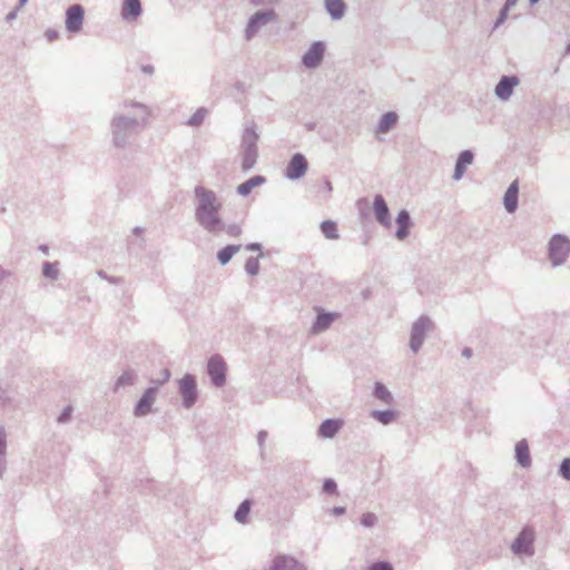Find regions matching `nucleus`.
<instances>
[{
	"label": "nucleus",
	"mask_w": 570,
	"mask_h": 570,
	"mask_svg": "<svg viewBox=\"0 0 570 570\" xmlns=\"http://www.w3.org/2000/svg\"><path fill=\"white\" fill-rule=\"evenodd\" d=\"M519 83L518 76H502L498 83L495 85L494 94L495 96L502 100H509L513 95V89Z\"/></svg>",
	"instance_id": "obj_13"
},
{
	"label": "nucleus",
	"mask_w": 570,
	"mask_h": 570,
	"mask_svg": "<svg viewBox=\"0 0 570 570\" xmlns=\"http://www.w3.org/2000/svg\"><path fill=\"white\" fill-rule=\"evenodd\" d=\"M325 493H335L337 491V483L333 479H326L323 483Z\"/></svg>",
	"instance_id": "obj_44"
},
{
	"label": "nucleus",
	"mask_w": 570,
	"mask_h": 570,
	"mask_svg": "<svg viewBox=\"0 0 570 570\" xmlns=\"http://www.w3.org/2000/svg\"><path fill=\"white\" fill-rule=\"evenodd\" d=\"M45 37H47L48 41H53V40L58 39L59 32L57 30H53V29H47L45 31Z\"/></svg>",
	"instance_id": "obj_50"
},
{
	"label": "nucleus",
	"mask_w": 570,
	"mask_h": 570,
	"mask_svg": "<svg viewBox=\"0 0 570 570\" xmlns=\"http://www.w3.org/2000/svg\"><path fill=\"white\" fill-rule=\"evenodd\" d=\"M377 522V517L373 512H366L361 517L362 525L372 528Z\"/></svg>",
	"instance_id": "obj_41"
},
{
	"label": "nucleus",
	"mask_w": 570,
	"mask_h": 570,
	"mask_svg": "<svg viewBox=\"0 0 570 570\" xmlns=\"http://www.w3.org/2000/svg\"><path fill=\"white\" fill-rule=\"evenodd\" d=\"M39 249H40L42 253H45V254H47V255H48L49 248H48V246H47V245H41V246L39 247Z\"/></svg>",
	"instance_id": "obj_60"
},
{
	"label": "nucleus",
	"mask_w": 570,
	"mask_h": 570,
	"mask_svg": "<svg viewBox=\"0 0 570 570\" xmlns=\"http://www.w3.org/2000/svg\"><path fill=\"white\" fill-rule=\"evenodd\" d=\"M141 70L146 73H153L154 72V67L150 66V65H146V66H142Z\"/></svg>",
	"instance_id": "obj_57"
},
{
	"label": "nucleus",
	"mask_w": 570,
	"mask_h": 570,
	"mask_svg": "<svg viewBox=\"0 0 570 570\" xmlns=\"http://www.w3.org/2000/svg\"><path fill=\"white\" fill-rule=\"evenodd\" d=\"M223 206V200L215 190L203 185L194 187V219L210 235H219L224 227Z\"/></svg>",
	"instance_id": "obj_2"
},
{
	"label": "nucleus",
	"mask_w": 570,
	"mask_h": 570,
	"mask_svg": "<svg viewBox=\"0 0 570 570\" xmlns=\"http://www.w3.org/2000/svg\"><path fill=\"white\" fill-rule=\"evenodd\" d=\"M73 413L72 405H67L61 413L57 416V423L58 424H67L70 422L71 416Z\"/></svg>",
	"instance_id": "obj_39"
},
{
	"label": "nucleus",
	"mask_w": 570,
	"mask_h": 570,
	"mask_svg": "<svg viewBox=\"0 0 570 570\" xmlns=\"http://www.w3.org/2000/svg\"><path fill=\"white\" fill-rule=\"evenodd\" d=\"M10 403V394L8 390L0 385V406H7Z\"/></svg>",
	"instance_id": "obj_46"
},
{
	"label": "nucleus",
	"mask_w": 570,
	"mask_h": 570,
	"mask_svg": "<svg viewBox=\"0 0 570 570\" xmlns=\"http://www.w3.org/2000/svg\"><path fill=\"white\" fill-rule=\"evenodd\" d=\"M267 570H306V568L292 556L277 554L272 559Z\"/></svg>",
	"instance_id": "obj_14"
},
{
	"label": "nucleus",
	"mask_w": 570,
	"mask_h": 570,
	"mask_svg": "<svg viewBox=\"0 0 570 570\" xmlns=\"http://www.w3.org/2000/svg\"><path fill=\"white\" fill-rule=\"evenodd\" d=\"M266 438H267L266 431H261L257 435V442H258V446H259L261 458H264Z\"/></svg>",
	"instance_id": "obj_45"
},
{
	"label": "nucleus",
	"mask_w": 570,
	"mask_h": 570,
	"mask_svg": "<svg viewBox=\"0 0 570 570\" xmlns=\"http://www.w3.org/2000/svg\"><path fill=\"white\" fill-rule=\"evenodd\" d=\"M472 355H473V352H472V350H471V348H468V347H466V348H464V350L462 351V356H463V357L470 358Z\"/></svg>",
	"instance_id": "obj_55"
},
{
	"label": "nucleus",
	"mask_w": 570,
	"mask_h": 570,
	"mask_svg": "<svg viewBox=\"0 0 570 570\" xmlns=\"http://www.w3.org/2000/svg\"><path fill=\"white\" fill-rule=\"evenodd\" d=\"M396 223H397L399 227L395 232V237L399 240L406 239V237L409 235V229L411 226V217L406 209H403L399 213V215L396 217Z\"/></svg>",
	"instance_id": "obj_24"
},
{
	"label": "nucleus",
	"mask_w": 570,
	"mask_h": 570,
	"mask_svg": "<svg viewBox=\"0 0 570 570\" xmlns=\"http://www.w3.org/2000/svg\"><path fill=\"white\" fill-rule=\"evenodd\" d=\"M242 169L248 171L255 167L258 159V148L240 149Z\"/></svg>",
	"instance_id": "obj_30"
},
{
	"label": "nucleus",
	"mask_w": 570,
	"mask_h": 570,
	"mask_svg": "<svg viewBox=\"0 0 570 570\" xmlns=\"http://www.w3.org/2000/svg\"><path fill=\"white\" fill-rule=\"evenodd\" d=\"M435 330L434 322L426 315L420 316L410 330L409 348L413 354L420 352L426 336Z\"/></svg>",
	"instance_id": "obj_4"
},
{
	"label": "nucleus",
	"mask_w": 570,
	"mask_h": 570,
	"mask_svg": "<svg viewBox=\"0 0 570 570\" xmlns=\"http://www.w3.org/2000/svg\"><path fill=\"white\" fill-rule=\"evenodd\" d=\"M373 213L375 216V219L383 226L390 227L391 222V214L390 209L387 207L386 202L382 197L381 194H376L373 199Z\"/></svg>",
	"instance_id": "obj_15"
},
{
	"label": "nucleus",
	"mask_w": 570,
	"mask_h": 570,
	"mask_svg": "<svg viewBox=\"0 0 570 570\" xmlns=\"http://www.w3.org/2000/svg\"><path fill=\"white\" fill-rule=\"evenodd\" d=\"M222 232H225L229 237H238V235H242V227L237 223H224V227L220 228V233Z\"/></svg>",
	"instance_id": "obj_38"
},
{
	"label": "nucleus",
	"mask_w": 570,
	"mask_h": 570,
	"mask_svg": "<svg viewBox=\"0 0 570 570\" xmlns=\"http://www.w3.org/2000/svg\"><path fill=\"white\" fill-rule=\"evenodd\" d=\"M138 382V374L132 368H126L121 372L120 376L115 382L114 392L131 387Z\"/></svg>",
	"instance_id": "obj_21"
},
{
	"label": "nucleus",
	"mask_w": 570,
	"mask_h": 570,
	"mask_svg": "<svg viewBox=\"0 0 570 570\" xmlns=\"http://www.w3.org/2000/svg\"><path fill=\"white\" fill-rule=\"evenodd\" d=\"M566 55H570V42L566 46Z\"/></svg>",
	"instance_id": "obj_62"
},
{
	"label": "nucleus",
	"mask_w": 570,
	"mask_h": 570,
	"mask_svg": "<svg viewBox=\"0 0 570 570\" xmlns=\"http://www.w3.org/2000/svg\"><path fill=\"white\" fill-rule=\"evenodd\" d=\"M207 115V109L204 107L198 108L193 116L187 120L189 127H199Z\"/></svg>",
	"instance_id": "obj_36"
},
{
	"label": "nucleus",
	"mask_w": 570,
	"mask_h": 570,
	"mask_svg": "<svg viewBox=\"0 0 570 570\" xmlns=\"http://www.w3.org/2000/svg\"><path fill=\"white\" fill-rule=\"evenodd\" d=\"M338 316L340 315L337 313H320L312 325V332L314 334L325 332L332 326V324L338 318Z\"/></svg>",
	"instance_id": "obj_19"
},
{
	"label": "nucleus",
	"mask_w": 570,
	"mask_h": 570,
	"mask_svg": "<svg viewBox=\"0 0 570 570\" xmlns=\"http://www.w3.org/2000/svg\"><path fill=\"white\" fill-rule=\"evenodd\" d=\"M27 1H28V0H18L17 9L22 8V7L27 3Z\"/></svg>",
	"instance_id": "obj_61"
},
{
	"label": "nucleus",
	"mask_w": 570,
	"mask_h": 570,
	"mask_svg": "<svg viewBox=\"0 0 570 570\" xmlns=\"http://www.w3.org/2000/svg\"><path fill=\"white\" fill-rule=\"evenodd\" d=\"M514 458L517 459L518 465L523 469H528L531 466V456L529 444L525 439L518 441L514 444Z\"/></svg>",
	"instance_id": "obj_18"
},
{
	"label": "nucleus",
	"mask_w": 570,
	"mask_h": 570,
	"mask_svg": "<svg viewBox=\"0 0 570 570\" xmlns=\"http://www.w3.org/2000/svg\"><path fill=\"white\" fill-rule=\"evenodd\" d=\"M399 116L395 111L384 112L377 122L376 131L385 134L397 124Z\"/></svg>",
	"instance_id": "obj_26"
},
{
	"label": "nucleus",
	"mask_w": 570,
	"mask_h": 570,
	"mask_svg": "<svg viewBox=\"0 0 570 570\" xmlns=\"http://www.w3.org/2000/svg\"><path fill=\"white\" fill-rule=\"evenodd\" d=\"M265 180L266 179L264 176H261V175L253 176L249 179L245 180L244 183H242L237 186V193L242 197H247V195L250 194L253 188L264 185Z\"/></svg>",
	"instance_id": "obj_28"
},
{
	"label": "nucleus",
	"mask_w": 570,
	"mask_h": 570,
	"mask_svg": "<svg viewBox=\"0 0 570 570\" xmlns=\"http://www.w3.org/2000/svg\"><path fill=\"white\" fill-rule=\"evenodd\" d=\"M17 10H18V9L16 8V9H13L12 11H9V12H8V14H7V20H8V21H12L13 19H16V17H17Z\"/></svg>",
	"instance_id": "obj_54"
},
{
	"label": "nucleus",
	"mask_w": 570,
	"mask_h": 570,
	"mask_svg": "<svg viewBox=\"0 0 570 570\" xmlns=\"http://www.w3.org/2000/svg\"><path fill=\"white\" fill-rule=\"evenodd\" d=\"M558 473L564 480H570V459H564L559 465Z\"/></svg>",
	"instance_id": "obj_40"
},
{
	"label": "nucleus",
	"mask_w": 570,
	"mask_h": 570,
	"mask_svg": "<svg viewBox=\"0 0 570 570\" xmlns=\"http://www.w3.org/2000/svg\"><path fill=\"white\" fill-rule=\"evenodd\" d=\"M321 229L323 235L331 240H336L338 238L337 234V223L331 219L324 220L321 224Z\"/></svg>",
	"instance_id": "obj_34"
},
{
	"label": "nucleus",
	"mask_w": 570,
	"mask_h": 570,
	"mask_svg": "<svg viewBox=\"0 0 570 570\" xmlns=\"http://www.w3.org/2000/svg\"><path fill=\"white\" fill-rule=\"evenodd\" d=\"M157 400V387L147 389L134 407V415L141 417L153 412Z\"/></svg>",
	"instance_id": "obj_11"
},
{
	"label": "nucleus",
	"mask_w": 570,
	"mask_h": 570,
	"mask_svg": "<svg viewBox=\"0 0 570 570\" xmlns=\"http://www.w3.org/2000/svg\"><path fill=\"white\" fill-rule=\"evenodd\" d=\"M149 117L148 106L132 100L121 102L120 109L112 115L110 120L112 146L116 149L129 147L147 127Z\"/></svg>",
	"instance_id": "obj_1"
},
{
	"label": "nucleus",
	"mask_w": 570,
	"mask_h": 570,
	"mask_svg": "<svg viewBox=\"0 0 570 570\" xmlns=\"http://www.w3.org/2000/svg\"><path fill=\"white\" fill-rule=\"evenodd\" d=\"M10 272L9 269H6L4 267L0 266V282L9 278Z\"/></svg>",
	"instance_id": "obj_52"
},
{
	"label": "nucleus",
	"mask_w": 570,
	"mask_h": 570,
	"mask_svg": "<svg viewBox=\"0 0 570 570\" xmlns=\"http://www.w3.org/2000/svg\"><path fill=\"white\" fill-rule=\"evenodd\" d=\"M508 16H509V9L508 7H502L500 12H499V17L497 18L495 22H494V26L493 28L497 29L499 28L500 26H502L507 19H508Z\"/></svg>",
	"instance_id": "obj_43"
},
{
	"label": "nucleus",
	"mask_w": 570,
	"mask_h": 570,
	"mask_svg": "<svg viewBox=\"0 0 570 570\" xmlns=\"http://www.w3.org/2000/svg\"><path fill=\"white\" fill-rule=\"evenodd\" d=\"M279 0H249V3L253 7H265V6H272L274 3H277Z\"/></svg>",
	"instance_id": "obj_47"
},
{
	"label": "nucleus",
	"mask_w": 570,
	"mask_h": 570,
	"mask_svg": "<svg viewBox=\"0 0 570 570\" xmlns=\"http://www.w3.org/2000/svg\"><path fill=\"white\" fill-rule=\"evenodd\" d=\"M228 371V365L226 364L225 358L215 354L210 356L207 361V374L213 383V386L217 389H222L226 384V372Z\"/></svg>",
	"instance_id": "obj_7"
},
{
	"label": "nucleus",
	"mask_w": 570,
	"mask_h": 570,
	"mask_svg": "<svg viewBox=\"0 0 570 570\" xmlns=\"http://www.w3.org/2000/svg\"><path fill=\"white\" fill-rule=\"evenodd\" d=\"M342 424L337 419H326L318 428V435L332 439L341 429Z\"/></svg>",
	"instance_id": "obj_27"
},
{
	"label": "nucleus",
	"mask_w": 570,
	"mask_h": 570,
	"mask_svg": "<svg viewBox=\"0 0 570 570\" xmlns=\"http://www.w3.org/2000/svg\"><path fill=\"white\" fill-rule=\"evenodd\" d=\"M97 275H98L100 278H102V279H105V281H107V282H109V283H111V284H117V283L119 282V278H118V277L109 276V275H107L105 272H102V269H99V271L97 272Z\"/></svg>",
	"instance_id": "obj_48"
},
{
	"label": "nucleus",
	"mask_w": 570,
	"mask_h": 570,
	"mask_svg": "<svg viewBox=\"0 0 570 570\" xmlns=\"http://www.w3.org/2000/svg\"><path fill=\"white\" fill-rule=\"evenodd\" d=\"M473 161H474V154L472 150L465 149V150L461 151L456 158L452 178L456 181L462 179V177L464 176V174L466 171V167L472 165Z\"/></svg>",
	"instance_id": "obj_16"
},
{
	"label": "nucleus",
	"mask_w": 570,
	"mask_h": 570,
	"mask_svg": "<svg viewBox=\"0 0 570 570\" xmlns=\"http://www.w3.org/2000/svg\"><path fill=\"white\" fill-rule=\"evenodd\" d=\"M132 232H134V235H139L140 233H142V232H144V228H142V227H140V226H136V227L132 229Z\"/></svg>",
	"instance_id": "obj_59"
},
{
	"label": "nucleus",
	"mask_w": 570,
	"mask_h": 570,
	"mask_svg": "<svg viewBox=\"0 0 570 570\" xmlns=\"http://www.w3.org/2000/svg\"><path fill=\"white\" fill-rule=\"evenodd\" d=\"M535 538L534 527L529 524L522 527L511 544L512 553L517 557H533L535 554Z\"/></svg>",
	"instance_id": "obj_5"
},
{
	"label": "nucleus",
	"mask_w": 570,
	"mask_h": 570,
	"mask_svg": "<svg viewBox=\"0 0 570 570\" xmlns=\"http://www.w3.org/2000/svg\"><path fill=\"white\" fill-rule=\"evenodd\" d=\"M58 262H45L42 265V274L45 278L57 281L59 277Z\"/></svg>",
	"instance_id": "obj_35"
},
{
	"label": "nucleus",
	"mask_w": 570,
	"mask_h": 570,
	"mask_svg": "<svg viewBox=\"0 0 570 570\" xmlns=\"http://www.w3.org/2000/svg\"><path fill=\"white\" fill-rule=\"evenodd\" d=\"M142 12L140 0H124L120 16L124 20H137Z\"/></svg>",
	"instance_id": "obj_20"
},
{
	"label": "nucleus",
	"mask_w": 570,
	"mask_h": 570,
	"mask_svg": "<svg viewBox=\"0 0 570 570\" xmlns=\"http://www.w3.org/2000/svg\"><path fill=\"white\" fill-rule=\"evenodd\" d=\"M239 249L240 245H227L217 253V258L220 264L226 265Z\"/></svg>",
	"instance_id": "obj_33"
},
{
	"label": "nucleus",
	"mask_w": 570,
	"mask_h": 570,
	"mask_svg": "<svg viewBox=\"0 0 570 570\" xmlns=\"http://www.w3.org/2000/svg\"><path fill=\"white\" fill-rule=\"evenodd\" d=\"M86 11H83V6L80 3H75L70 6L66 11V29L71 33L80 32L83 27V16Z\"/></svg>",
	"instance_id": "obj_10"
},
{
	"label": "nucleus",
	"mask_w": 570,
	"mask_h": 570,
	"mask_svg": "<svg viewBox=\"0 0 570 570\" xmlns=\"http://www.w3.org/2000/svg\"><path fill=\"white\" fill-rule=\"evenodd\" d=\"M259 259L258 257L250 256L245 263V271L249 276H256L259 273Z\"/></svg>",
	"instance_id": "obj_37"
},
{
	"label": "nucleus",
	"mask_w": 570,
	"mask_h": 570,
	"mask_svg": "<svg viewBox=\"0 0 570 570\" xmlns=\"http://www.w3.org/2000/svg\"><path fill=\"white\" fill-rule=\"evenodd\" d=\"M307 170V160L302 153L293 155L286 167L285 176L288 179L296 180L302 178Z\"/></svg>",
	"instance_id": "obj_12"
},
{
	"label": "nucleus",
	"mask_w": 570,
	"mask_h": 570,
	"mask_svg": "<svg viewBox=\"0 0 570 570\" xmlns=\"http://www.w3.org/2000/svg\"><path fill=\"white\" fill-rule=\"evenodd\" d=\"M253 502L250 500H244L236 509L234 519L240 524H247L249 522V513L252 510Z\"/></svg>",
	"instance_id": "obj_31"
},
{
	"label": "nucleus",
	"mask_w": 570,
	"mask_h": 570,
	"mask_svg": "<svg viewBox=\"0 0 570 570\" xmlns=\"http://www.w3.org/2000/svg\"><path fill=\"white\" fill-rule=\"evenodd\" d=\"M368 570H394V568L391 562L385 561V560H380V561L373 562L370 566Z\"/></svg>",
	"instance_id": "obj_42"
},
{
	"label": "nucleus",
	"mask_w": 570,
	"mask_h": 570,
	"mask_svg": "<svg viewBox=\"0 0 570 570\" xmlns=\"http://www.w3.org/2000/svg\"><path fill=\"white\" fill-rule=\"evenodd\" d=\"M519 0H507L503 7H508L510 10L512 7H514L518 3Z\"/></svg>",
	"instance_id": "obj_56"
},
{
	"label": "nucleus",
	"mask_w": 570,
	"mask_h": 570,
	"mask_svg": "<svg viewBox=\"0 0 570 570\" xmlns=\"http://www.w3.org/2000/svg\"><path fill=\"white\" fill-rule=\"evenodd\" d=\"M518 180H514L511 183V185L508 187L504 196H503V204L508 213L513 214L518 209Z\"/></svg>",
	"instance_id": "obj_22"
},
{
	"label": "nucleus",
	"mask_w": 570,
	"mask_h": 570,
	"mask_svg": "<svg viewBox=\"0 0 570 570\" xmlns=\"http://www.w3.org/2000/svg\"><path fill=\"white\" fill-rule=\"evenodd\" d=\"M325 52L326 43L322 40H316L309 45V48L302 56L301 62L307 69H315L324 60Z\"/></svg>",
	"instance_id": "obj_8"
},
{
	"label": "nucleus",
	"mask_w": 570,
	"mask_h": 570,
	"mask_svg": "<svg viewBox=\"0 0 570 570\" xmlns=\"http://www.w3.org/2000/svg\"><path fill=\"white\" fill-rule=\"evenodd\" d=\"M370 416H372L376 422H379L382 425H390L393 422H395L397 417V412L392 409L373 410L372 413H370Z\"/></svg>",
	"instance_id": "obj_29"
},
{
	"label": "nucleus",
	"mask_w": 570,
	"mask_h": 570,
	"mask_svg": "<svg viewBox=\"0 0 570 570\" xmlns=\"http://www.w3.org/2000/svg\"><path fill=\"white\" fill-rule=\"evenodd\" d=\"M179 393L183 396V404L186 409H190L197 401L196 381L193 374H185L179 381Z\"/></svg>",
	"instance_id": "obj_9"
},
{
	"label": "nucleus",
	"mask_w": 570,
	"mask_h": 570,
	"mask_svg": "<svg viewBox=\"0 0 570 570\" xmlns=\"http://www.w3.org/2000/svg\"><path fill=\"white\" fill-rule=\"evenodd\" d=\"M169 377H170V372H169V370L165 368L161 372V379H159L158 381H154V384H157L158 386H160V384H165L166 382H168Z\"/></svg>",
	"instance_id": "obj_49"
},
{
	"label": "nucleus",
	"mask_w": 570,
	"mask_h": 570,
	"mask_svg": "<svg viewBox=\"0 0 570 570\" xmlns=\"http://www.w3.org/2000/svg\"><path fill=\"white\" fill-rule=\"evenodd\" d=\"M570 255V239L563 234H553L548 243V261L552 267L563 265Z\"/></svg>",
	"instance_id": "obj_6"
},
{
	"label": "nucleus",
	"mask_w": 570,
	"mask_h": 570,
	"mask_svg": "<svg viewBox=\"0 0 570 570\" xmlns=\"http://www.w3.org/2000/svg\"><path fill=\"white\" fill-rule=\"evenodd\" d=\"M325 188H326L327 193H331V191H332L333 186H332L331 180H328V179H327V180H325Z\"/></svg>",
	"instance_id": "obj_58"
},
{
	"label": "nucleus",
	"mask_w": 570,
	"mask_h": 570,
	"mask_svg": "<svg viewBox=\"0 0 570 570\" xmlns=\"http://www.w3.org/2000/svg\"><path fill=\"white\" fill-rule=\"evenodd\" d=\"M531 4L537 3L539 0H529Z\"/></svg>",
	"instance_id": "obj_63"
},
{
	"label": "nucleus",
	"mask_w": 570,
	"mask_h": 570,
	"mask_svg": "<svg viewBox=\"0 0 570 570\" xmlns=\"http://www.w3.org/2000/svg\"><path fill=\"white\" fill-rule=\"evenodd\" d=\"M332 513L334 515H342L345 513V508L343 507H334L333 510H332Z\"/></svg>",
	"instance_id": "obj_53"
},
{
	"label": "nucleus",
	"mask_w": 570,
	"mask_h": 570,
	"mask_svg": "<svg viewBox=\"0 0 570 570\" xmlns=\"http://www.w3.org/2000/svg\"><path fill=\"white\" fill-rule=\"evenodd\" d=\"M7 433L6 429L3 426H0V478L3 476L6 470H7V460H6V453H7Z\"/></svg>",
	"instance_id": "obj_32"
},
{
	"label": "nucleus",
	"mask_w": 570,
	"mask_h": 570,
	"mask_svg": "<svg viewBox=\"0 0 570 570\" xmlns=\"http://www.w3.org/2000/svg\"><path fill=\"white\" fill-rule=\"evenodd\" d=\"M246 249L250 252L262 250V245L259 243H250L246 245Z\"/></svg>",
	"instance_id": "obj_51"
},
{
	"label": "nucleus",
	"mask_w": 570,
	"mask_h": 570,
	"mask_svg": "<svg viewBox=\"0 0 570 570\" xmlns=\"http://www.w3.org/2000/svg\"><path fill=\"white\" fill-rule=\"evenodd\" d=\"M278 17L275 12V9L269 7L265 9H261L253 16L249 17L247 24L244 29V39L246 41L253 40L258 36L261 30L271 23H275Z\"/></svg>",
	"instance_id": "obj_3"
},
{
	"label": "nucleus",
	"mask_w": 570,
	"mask_h": 570,
	"mask_svg": "<svg viewBox=\"0 0 570 570\" xmlns=\"http://www.w3.org/2000/svg\"><path fill=\"white\" fill-rule=\"evenodd\" d=\"M372 396L385 405H392L394 403V396L386 387L384 383L375 381L373 384Z\"/></svg>",
	"instance_id": "obj_23"
},
{
	"label": "nucleus",
	"mask_w": 570,
	"mask_h": 570,
	"mask_svg": "<svg viewBox=\"0 0 570 570\" xmlns=\"http://www.w3.org/2000/svg\"><path fill=\"white\" fill-rule=\"evenodd\" d=\"M325 8L331 19L337 21L344 17L346 4L343 0H325Z\"/></svg>",
	"instance_id": "obj_25"
},
{
	"label": "nucleus",
	"mask_w": 570,
	"mask_h": 570,
	"mask_svg": "<svg viewBox=\"0 0 570 570\" xmlns=\"http://www.w3.org/2000/svg\"><path fill=\"white\" fill-rule=\"evenodd\" d=\"M258 140L259 135L255 122H247L242 134L240 149L258 148Z\"/></svg>",
	"instance_id": "obj_17"
}]
</instances>
